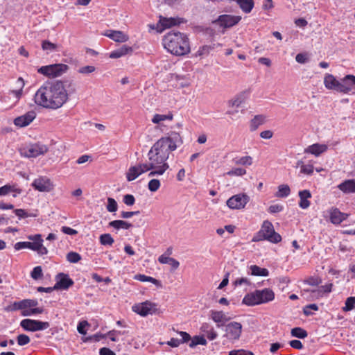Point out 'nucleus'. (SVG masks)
<instances>
[{"label":"nucleus","mask_w":355,"mask_h":355,"mask_svg":"<svg viewBox=\"0 0 355 355\" xmlns=\"http://www.w3.org/2000/svg\"><path fill=\"white\" fill-rule=\"evenodd\" d=\"M183 144V140L180 133L171 131L166 137H163L157 140L150 149L148 157V163H144V171H150L154 168H162V166L168 164L166 160L168 159L171 152Z\"/></svg>","instance_id":"nucleus-1"},{"label":"nucleus","mask_w":355,"mask_h":355,"mask_svg":"<svg viewBox=\"0 0 355 355\" xmlns=\"http://www.w3.org/2000/svg\"><path fill=\"white\" fill-rule=\"evenodd\" d=\"M35 102L46 108L58 109L68 100V94L62 81L57 80L53 83L42 85L35 93Z\"/></svg>","instance_id":"nucleus-2"},{"label":"nucleus","mask_w":355,"mask_h":355,"mask_svg":"<svg viewBox=\"0 0 355 355\" xmlns=\"http://www.w3.org/2000/svg\"><path fill=\"white\" fill-rule=\"evenodd\" d=\"M162 42L164 48L175 55H184L191 50L187 35L180 32L168 33L164 37Z\"/></svg>","instance_id":"nucleus-3"},{"label":"nucleus","mask_w":355,"mask_h":355,"mask_svg":"<svg viewBox=\"0 0 355 355\" xmlns=\"http://www.w3.org/2000/svg\"><path fill=\"white\" fill-rule=\"evenodd\" d=\"M275 299V293L270 288H263L262 290H255L253 292L246 294L242 303L252 306L261 304H266L272 301Z\"/></svg>","instance_id":"nucleus-4"},{"label":"nucleus","mask_w":355,"mask_h":355,"mask_svg":"<svg viewBox=\"0 0 355 355\" xmlns=\"http://www.w3.org/2000/svg\"><path fill=\"white\" fill-rule=\"evenodd\" d=\"M267 240L273 243H277L281 241L282 236L274 230L273 225L268 220H265L257 235L252 239L253 241Z\"/></svg>","instance_id":"nucleus-5"},{"label":"nucleus","mask_w":355,"mask_h":355,"mask_svg":"<svg viewBox=\"0 0 355 355\" xmlns=\"http://www.w3.org/2000/svg\"><path fill=\"white\" fill-rule=\"evenodd\" d=\"M132 311L142 317L148 315L159 314L162 311L158 304L146 300L132 306Z\"/></svg>","instance_id":"nucleus-6"},{"label":"nucleus","mask_w":355,"mask_h":355,"mask_svg":"<svg viewBox=\"0 0 355 355\" xmlns=\"http://www.w3.org/2000/svg\"><path fill=\"white\" fill-rule=\"evenodd\" d=\"M69 69L64 64H54L42 66L37 69V72L49 78H55L62 75Z\"/></svg>","instance_id":"nucleus-7"},{"label":"nucleus","mask_w":355,"mask_h":355,"mask_svg":"<svg viewBox=\"0 0 355 355\" xmlns=\"http://www.w3.org/2000/svg\"><path fill=\"white\" fill-rule=\"evenodd\" d=\"M47 151V146L39 143L29 144L19 149L21 155L28 158L37 157Z\"/></svg>","instance_id":"nucleus-8"},{"label":"nucleus","mask_w":355,"mask_h":355,"mask_svg":"<svg viewBox=\"0 0 355 355\" xmlns=\"http://www.w3.org/2000/svg\"><path fill=\"white\" fill-rule=\"evenodd\" d=\"M20 326L26 331H36L46 329L49 327L50 324L48 322L24 319L21 321Z\"/></svg>","instance_id":"nucleus-9"},{"label":"nucleus","mask_w":355,"mask_h":355,"mask_svg":"<svg viewBox=\"0 0 355 355\" xmlns=\"http://www.w3.org/2000/svg\"><path fill=\"white\" fill-rule=\"evenodd\" d=\"M249 200L250 197L247 194L239 193L230 198L226 204L232 209H241L245 207Z\"/></svg>","instance_id":"nucleus-10"},{"label":"nucleus","mask_w":355,"mask_h":355,"mask_svg":"<svg viewBox=\"0 0 355 355\" xmlns=\"http://www.w3.org/2000/svg\"><path fill=\"white\" fill-rule=\"evenodd\" d=\"M225 334L224 335L229 340H239L242 332V324L238 322H231L225 326Z\"/></svg>","instance_id":"nucleus-11"},{"label":"nucleus","mask_w":355,"mask_h":355,"mask_svg":"<svg viewBox=\"0 0 355 355\" xmlns=\"http://www.w3.org/2000/svg\"><path fill=\"white\" fill-rule=\"evenodd\" d=\"M159 21L157 24L159 31H162L166 28H170L173 26L179 25L183 22V19L179 17H166L159 16Z\"/></svg>","instance_id":"nucleus-12"},{"label":"nucleus","mask_w":355,"mask_h":355,"mask_svg":"<svg viewBox=\"0 0 355 355\" xmlns=\"http://www.w3.org/2000/svg\"><path fill=\"white\" fill-rule=\"evenodd\" d=\"M32 187L41 192H49L53 189L51 180L47 177H40L35 179L32 183Z\"/></svg>","instance_id":"nucleus-13"},{"label":"nucleus","mask_w":355,"mask_h":355,"mask_svg":"<svg viewBox=\"0 0 355 355\" xmlns=\"http://www.w3.org/2000/svg\"><path fill=\"white\" fill-rule=\"evenodd\" d=\"M241 19V16H234L230 15H221L218 16L216 22L224 28H230L237 24Z\"/></svg>","instance_id":"nucleus-14"},{"label":"nucleus","mask_w":355,"mask_h":355,"mask_svg":"<svg viewBox=\"0 0 355 355\" xmlns=\"http://www.w3.org/2000/svg\"><path fill=\"white\" fill-rule=\"evenodd\" d=\"M56 283L54 285L55 290H67L73 284V281L69 278L67 274L58 273L55 276Z\"/></svg>","instance_id":"nucleus-15"},{"label":"nucleus","mask_w":355,"mask_h":355,"mask_svg":"<svg viewBox=\"0 0 355 355\" xmlns=\"http://www.w3.org/2000/svg\"><path fill=\"white\" fill-rule=\"evenodd\" d=\"M341 93L355 94V76L347 75L342 78Z\"/></svg>","instance_id":"nucleus-16"},{"label":"nucleus","mask_w":355,"mask_h":355,"mask_svg":"<svg viewBox=\"0 0 355 355\" xmlns=\"http://www.w3.org/2000/svg\"><path fill=\"white\" fill-rule=\"evenodd\" d=\"M324 84L327 89L341 93L342 79L338 80L332 74L327 73L324 78Z\"/></svg>","instance_id":"nucleus-17"},{"label":"nucleus","mask_w":355,"mask_h":355,"mask_svg":"<svg viewBox=\"0 0 355 355\" xmlns=\"http://www.w3.org/2000/svg\"><path fill=\"white\" fill-rule=\"evenodd\" d=\"M37 239L33 242H29V249L36 251L39 255H45L48 254L47 248L43 245V239L42 235L40 234H36L35 236Z\"/></svg>","instance_id":"nucleus-18"},{"label":"nucleus","mask_w":355,"mask_h":355,"mask_svg":"<svg viewBox=\"0 0 355 355\" xmlns=\"http://www.w3.org/2000/svg\"><path fill=\"white\" fill-rule=\"evenodd\" d=\"M36 114L34 111H29L25 114L17 117L14 120V124L18 127H25L28 125L35 118Z\"/></svg>","instance_id":"nucleus-19"},{"label":"nucleus","mask_w":355,"mask_h":355,"mask_svg":"<svg viewBox=\"0 0 355 355\" xmlns=\"http://www.w3.org/2000/svg\"><path fill=\"white\" fill-rule=\"evenodd\" d=\"M144 164H139L137 166L130 167L126 173L127 180L129 182L133 181L141 174L147 172L148 171H144L145 168H144Z\"/></svg>","instance_id":"nucleus-20"},{"label":"nucleus","mask_w":355,"mask_h":355,"mask_svg":"<svg viewBox=\"0 0 355 355\" xmlns=\"http://www.w3.org/2000/svg\"><path fill=\"white\" fill-rule=\"evenodd\" d=\"M211 318L217 324V327L220 328L224 326V322L230 320L226 314L223 311H210Z\"/></svg>","instance_id":"nucleus-21"},{"label":"nucleus","mask_w":355,"mask_h":355,"mask_svg":"<svg viewBox=\"0 0 355 355\" xmlns=\"http://www.w3.org/2000/svg\"><path fill=\"white\" fill-rule=\"evenodd\" d=\"M181 339L172 338L166 344L171 347H178L180 344L188 343L191 340V336L186 331H178Z\"/></svg>","instance_id":"nucleus-22"},{"label":"nucleus","mask_w":355,"mask_h":355,"mask_svg":"<svg viewBox=\"0 0 355 355\" xmlns=\"http://www.w3.org/2000/svg\"><path fill=\"white\" fill-rule=\"evenodd\" d=\"M327 150V146L325 144H314L304 149L305 153H310L318 157Z\"/></svg>","instance_id":"nucleus-23"},{"label":"nucleus","mask_w":355,"mask_h":355,"mask_svg":"<svg viewBox=\"0 0 355 355\" xmlns=\"http://www.w3.org/2000/svg\"><path fill=\"white\" fill-rule=\"evenodd\" d=\"M298 195L300 197V207L304 209H307L311 205V202L309 200V199L311 198L310 191L306 189L300 191Z\"/></svg>","instance_id":"nucleus-24"},{"label":"nucleus","mask_w":355,"mask_h":355,"mask_svg":"<svg viewBox=\"0 0 355 355\" xmlns=\"http://www.w3.org/2000/svg\"><path fill=\"white\" fill-rule=\"evenodd\" d=\"M348 215L340 212L337 208L330 211V220L333 224H340L347 218Z\"/></svg>","instance_id":"nucleus-25"},{"label":"nucleus","mask_w":355,"mask_h":355,"mask_svg":"<svg viewBox=\"0 0 355 355\" xmlns=\"http://www.w3.org/2000/svg\"><path fill=\"white\" fill-rule=\"evenodd\" d=\"M105 35L117 42H125L129 39L127 35L119 31H107Z\"/></svg>","instance_id":"nucleus-26"},{"label":"nucleus","mask_w":355,"mask_h":355,"mask_svg":"<svg viewBox=\"0 0 355 355\" xmlns=\"http://www.w3.org/2000/svg\"><path fill=\"white\" fill-rule=\"evenodd\" d=\"M133 49L131 46L127 45H123L120 48L112 51L110 53L109 57L112 59L119 58L127 54L131 53Z\"/></svg>","instance_id":"nucleus-27"},{"label":"nucleus","mask_w":355,"mask_h":355,"mask_svg":"<svg viewBox=\"0 0 355 355\" xmlns=\"http://www.w3.org/2000/svg\"><path fill=\"white\" fill-rule=\"evenodd\" d=\"M38 302L36 300H23L16 302L13 304L15 310H23L27 308L32 309L37 305Z\"/></svg>","instance_id":"nucleus-28"},{"label":"nucleus","mask_w":355,"mask_h":355,"mask_svg":"<svg viewBox=\"0 0 355 355\" xmlns=\"http://www.w3.org/2000/svg\"><path fill=\"white\" fill-rule=\"evenodd\" d=\"M338 189L343 193H355V180H347L338 186Z\"/></svg>","instance_id":"nucleus-29"},{"label":"nucleus","mask_w":355,"mask_h":355,"mask_svg":"<svg viewBox=\"0 0 355 355\" xmlns=\"http://www.w3.org/2000/svg\"><path fill=\"white\" fill-rule=\"evenodd\" d=\"M332 284H329L324 286H322L315 290H304L305 292H311L313 297H322L324 293H330L331 291Z\"/></svg>","instance_id":"nucleus-30"},{"label":"nucleus","mask_w":355,"mask_h":355,"mask_svg":"<svg viewBox=\"0 0 355 355\" xmlns=\"http://www.w3.org/2000/svg\"><path fill=\"white\" fill-rule=\"evenodd\" d=\"M109 227H113L117 230L120 229L128 230L132 227V224L123 220H114L110 221L108 224Z\"/></svg>","instance_id":"nucleus-31"},{"label":"nucleus","mask_w":355,"mask_h":355,"mask_svg":"<svg viewBox=\"0 0 355 355\" xmlns=\"http://www.w3.org/2000/svg\"><path fill=\"white\" fill-rule=\"evenodd\" d=\"M266 121L265 116L259 114L250 121V130L253 132L255 131L260 125H263Z\"/></svg>","instance_id":"nucleus-32"},{"label":"nucleus","mask_w":355,"mask_h":355,"mask_svg":"<svg viewBox=\"0 0 355 355\" xmlns=\"http://www.w3.org/2000/svg\"><path fill=\"white\" fill-rule=\"evenodd\" d=\"M245 96L243 93L239 94L234 98L231 99L228 102V105L230 107L234 108H239L241 105L245 102Z\"/></svg>","instance_id":"nucleus-33"},{"label":"nucleus","mask_w":355,"mask_h":355,"mask_svg":"<svg viewBox=\"0 0 355 355\" xmlns=\"http://www.w3.org/2000/svg\"><path fill=\"white\" fill-rule=\"evenodd\" d=\"M241 9L245 13H250L254 7V0H236Z\"/></svg>","instance_id":"nucleus-34"},{"label":"nucleus","mask_w":355,"mask_h":355,"mask_svg":"<svg viewBox=\"0 0 355 355\" xmlns=\"http://www.w3.org/2000/svg\"><path fill=\"white\" fill-rule=\"evenodd\" d=\"M251 275L254 276L267 277L269 275L268 269L260 268L257 265H252L250 267Z\"/></svg>","instance_id":"nucleus-35"},{"label":"nucleus","mask_w":355,"mask_h":355,"mask_svg":"<svg viewBox=\"0 0 355 355\" xmlns=\"http://www.w3.org/2000/svg\"><path fill=\"white\" fill-rule=\"evenodd\" d=\"M135 279L143 282H149L153 283L157 287H162L161 282L152 277L146 276L145 275H138L135 276Z\"/></svg>","instance_id":"nucleus-36"},{"label":"nucleus","mask_w":355,"mask_h":355,"mask_svg":"<svg viewBox=\"0 0 355 355\" xmlns=\"http://www.w3.org/2000/svg\"><path fill=\"white\" fill-rule=\"evenodd\" d=\"M233 162L236 165L250 166L252 164V157L249 155L236 157L233 159Z\"/></svg>","instance_id":"nucleus-37"},{"label":"nucleus","mask_w":355,"mask_h":355,"mask_svg":"<svg viewBox=\"0 0 355 355\" xmlns=\"http://www.w3.org/2000/svg\"><path fill=\"white\" fill-rule=\"evenodd\" d=\"M191 343L189 347L191 348L195 347L198 345H206L207 340L203 336H195L192 338H191Z\"/></svg>","instance_id":"nucleus-38"},{"label":"nucleus","mask_w":355,"mask_h":355,"mask_svg":"<svg viewBox=\"0 0 355 355\" xmlns=\"http://www.w3.org/2000/svg\"><path fill=\"white\" fill-rule=\"evenodd\" d=\"M64 86V89L67 90L68 95L72 94L76 92L77 87L76 84L71 80H67L62 81Z\"/></svg>","instance_id":"nucleus-39"},{"label":"nucleus","mask_w":355,"mask_h":355,"mask_svg":"<svg viewBox=\"0 0 355 355\" xmlns=\"http://www.w3.org/2000/svg\"><path fill=\"white\" fill-rule=\"evenodd\" d=\"M291 189L287 184H281L278 187V191L276 196L279 198H286L289 196Z\"/></svg>","instance_id":"nucleus-40"},{"label":"nucleus","mask_w":355,"mask_h":355,"mask_svg":"<svg viewBox=\"0 0 355 355\" xmlns=\"http://www.w3.org/2000/svg\"><path fill=\"white\" fill-rule=\"evenodd\" d=\"M291 334L292 336L301 339L305 338L308 336L306 331L301 327H295L292 329Z\"/></svg>","instance_id":"nucleus-41"},{"label":"nucleus","mask_w":355,"mask_h":355,"mask_svg":"<svg viewBox=\"0 0 355 355\" xmlns=\"http://www.w3.org/2000/svg\"><path fill=\"white\" fill-rule=\"evenodd\" d=\"M216 46H220V44H214L212 45H204L198 49L196 55L202 56L208 55L209 52L213 50Z\"/></svg>","instance_id":"nucleus-42"},{"label":"nucleus","mask_w":355,"mask_h":355,"mask_svg":"<svg viewBox=\"0 0 355 355\" xmlns=\"http://www.w3.org/2000/svg\"><path fill=\"white\" fill-rule=\"evenodd\" d=\"M42 49L47 53L53 52L57 49V44L52 43L49 40H43L42 42Z\"/></svg>","instance_id":"nucleus-43"},{"label":"nucleus","mask_w":355,"mask_h":355,"mask_svg":"<svg viewBox=\"0 0 355 355\" xmlns=\"http://www.w3.org/2000/svg\"><path fill=\"white\" fill-rule=\"evenodd\" d=\"M99 241L103 245H112L114 240L110 234H103L100 236Z\"/></svg>","instance_id":"nucleus-44"},{"label":"nucleus","mask_w":355,"mask_h":355,"mask_svg":"<svg viewBox=\"0 0 355 355\" xmlns=\"http://www.w3.org/2000/svg\"><path fill=\"white\" fill-rule=\"evenodd\" d=\"M169 168L168 164H165L162 166V168H154L150 170V172L148 173V177H153L155 175H161L164 173V172Z\"/></svg>","instance_id":"nucleus-45"},{"label":"nucleus","mask_w":355,"mask_h":355,"mask_svg":"<svg viewBox=\"0 0 355 355\" xmlns=\"http://www.w3.org/2000/svg\"><path fill=\"white\" fill-rule=\"evenodd\" d=\"M304 283L313 286H317L322 283V279L318 276H311L304 280Z\"/></svg>","instance_id":"nucleus-46"},{"label":"nucleus","mask_w":355,"mask_h":355,"mask_svg":"<svg viewBox=\"0 0 355 355\" xmlns=\"http://www.w3.org/2000/svg\"><path fill=\"white\" fill-rule=\"evenodd\" d=\"M81 259V256L75 252H69L67 254V260L73 263L78 262Z\"/></svg>","instance_id":"nucleus-47"},{"label":"nucleus","mask_w":355,"mask_h":355,"mask_svg":"<svg viewBox=\"0 0 355 355\" xmlns=\"http://www.w3.org/2000/svg\"><path fill=\"white\" fill-rule=\"evenodd\" d=\"M355 307V297H349L345 301V306L343 308L344 311H349Z\"/></svg>","instance_id":"nucleus-48"},{"label":"nucleus","mask_w":355,"mask_h":355,"mask_svg":"<svg viewBox=\"0 0 355 355\" xmlns=\"http://www.w3.org/2000/svg\"><path fill=\"white\" fill-rule=\"evenodd\" d=\"M106 208L109 212H115L118 209L116 201L112 198H108Z\"/></svg>","instance_id":"nucleus-49"},{"label":"nucleus","mask_w":355,"mask_h":355,"mask_svg":"<svg viewBox=\"0 0 355 355\" xmlns=\"http://www.w3.org/2000/svg\"><path fill=\"white\" fill-rule=\"evenodd\" d=\"M160 187V182L157 179H152L148 184V189L152 192L157 191Z\"/></svg>","instance_id":"nucleus-50"},{"label":"nucleus","mask_w":355,"mask_h":355,"mask_svg":"<svg viewBox=\"0 0 355 355\" xmlns=\"http://www.w3.org/2000/svg\"><path fill=\"white\" fill-rule=\"evenodd\" d=\"M246 173V170L242 168H233L226 173L227 175L229 176H242Z\"/></svg>","instance_id":"nucleus-51"},{"label":"nucleus","mask_w":355,"mask_h":355,"mask_svg":"<svg viewBox=\"0 0 355 355\" xmlns=\"http://www.w3.org/2000/svg\"><path fill=\"white\" fill-rule=\"evenodd\" d=\"M17 344L20 346L26 345L31 341L29 336L26 334H19L17 337Z\"/></svg>","instance_id":"nucleus-52"},{"label":"nucleus","mask_w":355,"mask_h":355,"mask_svg":"<svg viewBox=\"0 0 355 355\" xmlns=\"http://www.w3.org/2000/svg\"><path fill=\"white\" fill-rule=\"evenodd\" d=\"M43 275L42 269L41 266H36L33 268L31 273V276L34 279H40Z\"/></svg>","instance_id":"nucleus-53"},{"label":"nucleus","mask_w":355,"mask_h":355,"mask_svg":"<svg viewBox=\"0 0 355 355\" xmlns=\"http://www.w3.org/2000/svg\"><path fill=\"white\" fill-rule=\"evenodd\" d=\"M251 284L252 283L250 281V279L246 277L237 278L233 282V285L234 286H241V285L250 286Z\"/></svg>","instance_id":"nucleus-54"},{"label":"nucleus","mask_w":355,"mask_h":355,"mask_svg":"<svg viewBox=\"0 0 355 355\" xmlns=\"http://www.w3.org/2000/svg\"><path fill=\"white\" fill-rule=\"evenodd\" d=\"M96 70V67L94 66L88 65L84 66L78 69V71L82 74H89L94 72Z\"/></svg>","instance_id":"nucleus-55"},{"label":"nucleus","mask_w":355,"mask_h":355,"mask_svg":"<svg viewBox=\"0 0 355 355\" xmlns=\"http://www.w3.org/2000/svg\"><path fill=\"white\" fill-rule=\"evenodd\" d=\"M314 167L313 165L311 164H302L301 166L300 173L306 174V175H311L313 173Z\"/></svg>","instance_id":"nucleus-56"},{"label":"nucleus","mask_w":355,"mask_h":355,"mask_svg":"<svg viewBox=\"0 0 355 355\" xmlns=\"http://www.w3.org/2000/svg\"><path fill=\"white\" fill-rule=\"evenodd\" d=\"M89 323L86 320L81 321L78 323L77 327V330L80 334L85 335L87 331L85 330V327L89 326Z\"/></svg>","instance_id":"nucleus-57"},{"label":"nucleus","mask_w":355,"mask_h":355,"mask_svg":"<svg viewBox=\"0 0 355 355\" xmlns=\"http://www.w3.org/2000/svg\"><path fill=\"white\" fill-rule=\"evenodd\" d=\"M311 310L317 311L318 310V306L315 304H311L306 306L303 309V313L305 315H312V312Z\"/></svg>","instance_id":"nucleus-58"},{"label":"nucleus","mask_w":355,"mask_h":355,"mask_svg":"<svg viewBox=\"0 0 355 355\" xmlns=\"http://www.w3.org/2000/svg\"><path fill=\"white\" fill-rule=\"evenodd\" d=\"M123 202L128 206H132L135 202V198L132 194H126L123 196Z\"/></svg>","instance_id":"nucleus-59"},{"label":"nucleus","mask_w":355,"mask_h":355,"mask_svg":"<svg viewBox=\"0 0 355 355\" xmlns=\"http://www.w3.org/2000/svg\"><path fill=\"white\" fill-rule=\"evenodd\" d=\"M14 212L19 218L35 216V215L28 214L24 209H15Z\"/></svg>","instance_id":"nucleus-60"},{"label":"nucleus","mask_w":355,"mask_h":355,"mask_svg":"<svg viewBox=\"0 0 355 355\" xmlns=\"http://www.w3.org/2000/svg\"><path fill=\"white\" fill-rule=\"evenodd\" d=\"M204 332L206 334L207 338L210 340L216 339L218 336V334L213 327H211L209 330L204 329Z\"/></svg>","instance_id":"nucleus-61"},{"label":"nucleus","mask_w":355,"mask_h":355,"mask_svg":"<svg viewBox=\"0 0 355 355\" xmlns=\"http://www.w3.org/2000/svg\"><path fill=\"white\" fill-rule=\"evenodd\" d=\"M17 83L20 85V88L18 90L13 91L12 92L15 94L17 98H20L22 94V89L24 86V81L22 78L19 77L17 79Z\"/></svg>","instance_id":"nucleus-62"},{"label":"nucleus","mask_w":355,"mask_h":355,"mask_svg":"<svg viewBox=\"0 0 355 355\" xmlns=\"http://www.w3.org/2000/svg\"><path fill=\"white\" fill-rule=\"evenodd\" d=\"M283 210V206L280 205H272L268 207V211L271 214L280 212Z\"/></svg>","instance_id":"nucleus-63"},{"label":"nucleus","mask_w":355,"mask_h":355,"mask_svg":"<svg viewBox=\"0 0 355 355\" xmlns=\"http://www.w3.org/2000/svg\"><path fill=\"white\" fill-rule=\"evenodd\" d=\"M229 355H254V354L252 352L240 349V350L231 351L229 353Z\"/></svg>","instance_id":"nucleus-64"}]
</instances>
